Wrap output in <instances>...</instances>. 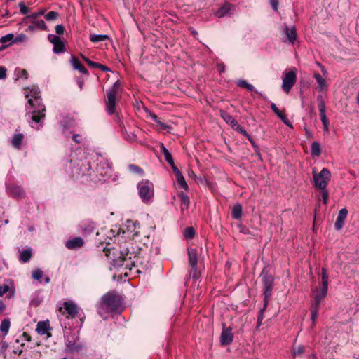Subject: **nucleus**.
Returning a JSON list of instances; mask_svg holds the SVG:
<instances>
[{
  "mask_svg": "<svg viewBox=\"0 0 359 359\" xmlns=\"http://www.w3.org/2000/svg\"><path fill=\"white\" fill-rule=\"evenodd\" d=\"M112 163L107 159L101 158L97 163L95 169L92 170L89 163H81L72 171L73 177L76 178L86 177L84 181H91L95 183L106 182L112 173Z\"/></svg>",
  "mask_w": 359,
  "mask_h": 359,
  "instance_id": "f257e3e1",
  "label": "nucleus"
},
{
  "mask_svg": "<svg viewBox=\"0 0 359 359\" xmlns=\"http://www.w3.org/2000/svg\"><path fill=\"white\" fill-rule=\"evenodd\" d=\"M121 306V300L120 296L114 292H109L101 297L97 311L103 319L106 320L107 318V314L118 311Z\"/></svg>",
  "mask_w": 359,
  "mask_h": 359,
  "instance_id": "f03ea898",
  "label": "nucleus"
},
{
  "mask_svg": "<svg viewBox=\"0 0 359 359\" xmlns=\"http://www.w3.org/2000/svg\"><path fill=\"white\" fill-rule=\"evenodd\" d=\"M31 97H29V95H26V97H28V104L32 108V121L36 123L37 126H34L32 124V128H36L37 130L39 129L40 123L42 120L45 118V106L42 104L41 99L39 95V92L37 90L31 91Z\"/></svg>",
  "mask_w": 359,
  "mask_h": 359,
  "instance_id": "7ed1b4c3",
  "label": "nucleus"
},
{
  "mask_svg": "<svg viewBox=\"0 0 359 359\" xmlns=\"http://www.w3.org/2000/svg\"><path fill=\"white\" fill-rule=\"evenodd\" d=\"M139 196L142 201L146 204L152 202L154 196V184L149 180H142L137 184Z\"/></svg>",
  "mask_w": 359,
  "mask_h": 359,
  "instance_id": "20e7f679",
  "label": "nucleus"
},
{
  "mask_svg": "<svg viewBox=\"0 0 359 359\" xmlns=\"http://www.w3.org/2000/svg\"><path fill=\"white\" fill-rule=\"evenodd\" d=\"M121 86L119 81H116L112 87L107 90V100L105 102L106 111L109 115L116 113V95Z\"/></svg>",
  "mask_w": 359,
  "mask_h": 359,
  "instance_id": "39448f33",
  "label": "nucleus"
},
{
  "mask_svg": "<svg viewBox=\"0 0 359 359\" xmlns=\"http://www.w3.org/2000/svg\"><path fill=\"white\" fill-rule=\"evenodd\" d=\"M313 185L319 189H325L330 180V171L324 168L318 173L314 169L312 171Z\"/></svg>",
  "mask_w": 359,
  "mask_h": 359,
  "instance_id": "423d86ee",
  "label": "nucleus"
},
{
  "mask_svg": "<svg viewBox=\"0 0 359 359\" xmlns=\"http://www.w3.org/2000/svg\"><path fill=\"white\" fill-rule=\"evenodd\" d=\"M262 280L263 290H264V302L265 306L269 304V300L271 295V292L273 287L274 278L272 275L269 274L265 269H264L260 274Z\"/></svg>",
  "mask_w": 359,
  "mask_h": 359,
  "instance_id": "0eeeda50",
  "label": "nucleus"
},
{
  "mask_svg": "<svg viewBox=\"0 0 359 359\" xmlns=\"http://www.w3.org/2000/svg\"><path fill=\"white\" fill-rule=\"evenodd\" d=\"M297 81L296 69H291L288 72L285 71L283 74L282 89L288 94Z\"/></svg>",
  "mask_w": 359,
  "mask_h": 359,
  "instance_id": "6e6552de",
  "label": "nucleus"
},
{
  "mask_svg": "<svg viewBox=\"0 0 359 359\" xmlns=\"http://www.w3.org/2000/svg\"><path fill=\"white\" fill-rule=\"evenodd\" d=\"M59 311L66 315L67 318H74L79 312V307L72 301H67L62 303V306L59 307Z\"/></svg>",
  "mask_w": 359,
  "mask_h": 359,
  "instance_id": "1a4fd4ad",
  "label": "nucleus"
},
{
  "mask_svg": "<svg viewBox=\"0 0 359 359\" xmlns=\"http://www.w3.org/2000/svg\"><path fill=\"white\" fill-rule=\"evenodd\" d=\"M48 41L53 44V52L56 54L64 53L65 50V43L61 38L55 34L48 36Z\"/></svg>",
  "mask_w": 359,
  "mask_h": 359,
  "instance_id": "9d476101",
  "label": "nucleus"
},
{
  "mask_svg": "<svg viewBox=\"0 0 359 359\" xmlns=\"http://www.w3.org/2000/svg\"><path fill=\"white\" fill-rule=\"evenodd\" d=\"M233 340V334L231 332V327H226L224 323L222 324V332L220 336V344L222 346H227L232 343Z\"/></svg>",
  "mask_w": 359,
  "mask_h": 359,
  "instance_id": "9b49d317",
  "label": "nucleus"
},
{
  "mask_svg": "<svg viewBox=\"0 0 359 359\" xmlns=\"http://www.w3.org/2000/svg\"><path fill=\"white\" fill-rule=\"evenodd\" d=\"M313 302L312 305L315 306H320L321 301L325 298L327 294V290L320 287V289L316 288L313 291Z\"/></svg>",
  "mask_w": 359,
  "mask_h": 359,
  "instance_id": "f8f14e48",
  "label": "nucleus"
},
{
  "mask_svg": "<svg viewBox=\"0 0 359 359\" xmlns=\"http://www.w3.org/2000/svg\"><path fill=\"white\" fill-rule=\"evenodd\" d=\"M347 215H348V210L346 208H342L339 210V212L338 213L337 218L334 223V229L337 231H339L340 229H342V227L344 224V221L347 217Z\"/></svg>",
  "mask_w": 359,
  "mask_h": 359,
  "instance_id": "ddd939ff",
  "label": "nucleus"
},
{
  "mask_svg": "<svg viewBox=\"0 0 359 359\" xmlns=\"http://www.w3.org/2000/svg\"><path fill=\"white\" fill-rule=\"evenodd\" d=\"M80 231L84 236L92 233L95 228V224L91 221H83L79 225Z\"/></svg>",
  "mask_w": 359,
  "mask_h": 359,
  "instance_id": "4468645a",
  "label": "nucleus"
},
{
  "mask_svg": "<svg viewBox=\"0 0 359 359\" xmlns=\"http://www.w3.org/2000/svg\"><path fill=\"white\" fill-rule=\"evenodd\" d=\"M31 22L27 28V31H34L36 29L47 30V26L43 20H31Z\"/></svg>",
  "mask_w": 359,
  "mask_h": 359,
  "instance_id": "2eb2a0df",
  "label": "nucleus"
},
{
  "mask_svg": "<svg viewBox=\"0 0 359 359\" xmlns=\"http://www.w3.org/2000/svg\"><path fill=\"white\" fill-rule=\"evenodd\" d=\"M62 128V133L68 136L72 133V129L75 126L74 120L72 118H65L60 123Z\"/></svg>",
  "mask_w": 359,
  "mask_h": 359,
  "instance_id": "dca6fc26",
  "label": "nucleus"
},
{
  "mask_svg": "<svg viewBox=\"0 0 359 359\" xmlns=\"http://www.w3.org/2000/svg\"><path fill=\"white\" fill-rule=\"evenodd\" d=\"M84 241L81 237H75L68 240L65 243V247L69 250H74L83 245Z\"/></svg>",
  "mask_w": 359,
  "mask_h": 359,
  "instance_id": "f3484780",
  "label": "nucleus"
},
{
  "mask_svg": "<svg viewBox=\"0 0 359 359\" xmlns=\"http://www.w3.org/2000/svg\"><path fill=\"white\" fill-rule=\"evenodd\" d=\"M70 63L72 65L74 69L78 70L81 74H83L88 76L89 73L87 69L80 62V61L74 55L71 56Z\"/></svg>",
  "mask_w": 359,
  "mask_h": 359,
  "instance_id": "a211bd4d",
  "label": "nucleus"
},
{
  "mask_svg": "<svg viewBox=\"0 0 359 359\" xmlns=\"http://www.w3.org/2000/svg\"><path fill=\"white\" fill-rule=\"evenodd\" d=\"M236 84L240 88H245L250 92H255V93L259 94L260 96H262L263 99L266 100L265 96H264L261 93L257 91L252 84L248 83L245 80L238 79L236 81Z\"/></svg>",
  "mask_w": 359,
  "mask_h": 359,
  "instance_id": "6ab92c4d",
  "label": "nucleus"
},
{
  "mask_svg": "<svg viewBox=\"0 0 359 359\" xmlns=\"http://www.w3.org/2000/svg\"><path fill=\"white\" fill-rule=\"evenodd\" d=\"M188 257L189 266H197L198 262L197 250L195 248H188Z\"/></svg>",
  "mask_w": 359,
  "mask_h": 359,
  "instance_id": "aec40b11",
  "label": "nucleus"
},
{
  "mask_svg": "<svg viewBox=\"0 0 359 359\" xmlns=\"http://www.w3.org/2000/svg\"><path fill=\"white\" fill-rule=\"evenodd\" d=\"M49 330H50V324L48 320H46L39 322L36 325V331L40 335H44L47 334L48 337H50V334L48 332Z\"/></svg>",
  "mask_w": 359,
  "mask_h": 359,
  "instance_id": "412c9836",
  "label": "nucleus"
},
{
  "mask_svg": "<svg viewBox=\"0 0 359 359\" xmlns=\"http://www.w3.org/2000/svg\"><path fill=\"white\" fill-rule=\"evenodd\" d=\"M25 136L22 133H15L11 139V145L17 149H20L22 147Z\"/></svg>",
  "mask_w": 359,
  "mask_h": 359,
  "instance_id": "4be33fe9",
  "label": "nucleus"
},
{
  "mask_svg": "<svg viewBox=\"0 0 359 359\" xmlns=\"http://www.w3.org/2000/svg\"><path fill=\"white\" fill-rule=\"evenodd\" d=\"M121 132L123 137L128 142H133L136 141L137 135L135 132H128L124 126L120 124Z\"/></svg>",
  "mask_w": 359,
  "mask_h": 359,
  "instance_id": "5701e85b",
  "label": "nucleus"
},
{
  "mask_svg": "<svg viewBox=\"0 0 359 359\" xmlns=\"http://www.w3.org/2000/svg\"><path fill=\"white\" fill-rule=\"evenodd\" d=\"M284 32L287 36V39L291 43H293L297 39V31L294 26L289 28L287 26H285Z\"/></svg>",
  "mask_w": 359,
  "mask_h": 359,
  "instance_id": "b1692460",
  "label": "nucleus"
},
{
  "mask_svg": "<svg viewBox=\"0 0 359 359\" xmlns=\"http://www.w3.org/2000/svg\"><path fill=\"white\" fill-rule=\"evenodd\" d=\"M220 115L223 120L226 123L230 124L233 129L238 124L237 121H236L231 115L225 112L224 111H220Z\"/></svg>",
  "mask_w": 359,
  "mask_h": 359,
  "instance_id": "393cba45",
  "label": "nucleus"
},
{
  "mask_svg": "<svg viewBox=\"0 0 359 359\" xmlns=\"http://www.w3.org/2000/svg\"><path fill=\"white\" fill-rule=\"evenodd\" d=\"M14 34L12 33L7 34L0 38V42L3 45V48H7L10 45L14 43Z\"/></svg>",
  "mask_w": 359,
  "mask_h": 359,
  "instance_id": "a878e982",
  "label": "nucleus"
},
{
  "mask_svg": "<svg viewBox=\"0 0 359 359\" xmlns=\"http://www.w3.org/2000/svg\"><path fill=\"white\" fill-rule=\"evenodd\" d=\"M313 77L315 78L316 82L318 84V90H324L327 87L325 79L318 72H315L313 74Z\"/></svg>",
  "mask_w": 359,
  "mask_h": 359,
  "instance_id": "bb28decb",
  "label": "nucleus"
},
{
  "mask_svg": "<svg viewBox=\"0 0 359 359\" xmlns=\"http://www.w3.org/2000/svg\"><path fill=\"white\" fill-rule=\"evenodd\" d=\"M11 194L15 198H21L25 195L23 189L18 185H13L10 187Z\"/></svg>",
  "mask_w": 359,
  "mask_h": 359,
  "instance_id": "cd10ccee",
  "label": "nucleus"
},
{
  "mask_svg": "<svg viewBox=\"0 0 359 359\" xmlns=\"http://www.w3.org/2000/svg\"><path fill=\"white\" fill-rule=\"evenodd\" d=\"M231 5L229 3L224 4L221 8H219L216 12V15L218 18H222L227 15L231 10Z\"/></svg>",
  "mask_w": 359,
  "mask_h": 359,
  "instance_id": "c85d7f7f",
  "label": "nucleus"
},
{
  "mask_svg": "<svg viewBox=\"0 0 359 359\" xmlns=\"http://www.w3.org/2000/svg\"><path fill=\"white\" fill-rule=\"evenodd\" d=\"M242 216V206L241 204H236L231 210V217L234 219H239Z\"/></svg>",
  "mask_w": 359,
  "mask_h": 359,
  "instance_id": "c756f323",
  "label": "nucleus"
},
{
  "mask_svg": "<svg viewBox=\"0 0 359 359\" xmlns=\"http://www.w3.org/2000/svg\"><path fill=\"white\" fill-rule=\"evenodd\" d=\"M32 255L31 249H26L20 251V261L26 263L29 261Z\"/></svg>",
  "mask_w": 359,
  "mask_h": 359,
  "instance_id": "7c9ffc66",
  "label": "nucleus"
},
{
  "mask_svg": "<svg viewBox=\"0 0 359 359\" xmlns=\"http://www.w3.org/2000/svg\"><path fill=\"white\" fill-rule=\"evenodd\" d=\"M11 326V321L9 318H4L0 325V332L4 334V336H6L8 331Z\"/></svg>",
  "mask_w": 359,
  "mask_h": 359,
  "instance_id": "2f4dec72",
  "label": "nucleus"
},
{
  "mask_svg": "<svg viewBox=\"0 0 359 359\" xmlns=\"http://www.w3.org/2000/svg\"><path fill=\"white\" fill-rule=\"evenodd\" d=\"M178 197L180 198L181 203L184 205V207H182V211H183L184 209H188L189 206V196L183 191H181L178 194Z\"/></svg>",
  "mask_w": 359,
  "mask_h": 359,
  "instance_id": "473e14b6",
  "label": "nucleus"
},
{
  "mask_svg": "<svg viewBox=\"0 0 359 359\" xmlns=\"http://www.w3.org/2000/svg\"><path fill=\"white\" fill-rule=\"evenodd\" d=\"M44 13H45V10L42 9V10H40L39 11H38V12H35V13H32L30 15H28L25 18H24L23 22H25V23H27L31 20H36L39 17H40L41 15H43Z\"/></svg>",
  "mask_w": 359,
  "mask_h": 359,
  "instance_id": "72a5a7b5",
  "label": "nucleus"
},
{
  "mask_svg": "<svg viewBox=\"0 0 359 359\" xmlns=\"http://www.w3.org/2000/svg\"><path fill=\"white\" fill-rule=\"evenodd\" d=\"M108 35L107 34H90V40L93 43H98L101 41H104L106 39H107Z\"/></svg>",
  "mask_w": 359,
  "mask_h": 359,
  "instance_id": "f704fd0d",
  "label": "nucleus"
},
{
  "mask_svg": "<svg viewBox=\"0 0 359 359\" xmlns=\"http://www.w3.org/2000/svg\"><path fill=\"white\" fill-rule=\"evenodd\" d=\"M321 288H324L328 290V276L327 274L326 269L325 268L322 269L321 271Z\"/></svg>",
  "mask_w": 359,
  "mask_h": 359,
  "instance_id": "c9c22d12",
  "label": "nucleus"
},
{
  "mask_svg": "<svg viewBox=\"0 0 359 359\" xmlns=\"http://www.w3.org/2000/svg\"><path fill=\"white\" fill-rule=\"evenodd\" d=\"M161 151L164 155L165 160L170 164L172 165L174 163V160L172 158V154L170 151L165 147L163 144H161Z\"/></svg>",
  "mask_w": 359,
  "mask_h": 359,
  "instance_id": "e433bc0d",
  "label": "nucleus"
},
{
  "mask_svg": "<svg viewBox=\"0 0 359 359\" xmlns=\"http://www.w3.org/2000/svg\"><path fill=\"white\" fill-rule=\"evenodd\" d=\"M311 153L313 156H319L320 155V146L318 142H313L311 147Z\"/></svg>",
  "mask_w": 359,
  "mask_h": 359,
  "instance_id": "4c0bfd02",
  "label": "nucleus"
},
{
  "mask_svg": "<svg viewBox=\"0 0 359 359\" xmlns=\"http://www.w3.org/2000/svg\"><path fill=\"white\" fill-rule=\"evenodd\" d=\"M176 180H177V182L179 184V186L185 189V190H187L189 187H188V184H187L185 180H184V177H183L182 172L181 173H179L177 174L176 176Z\"/></svg>",
  "mask_w": 359,
  "mask_h": 359,
  "instance_id": "58836bf2",
  "label": "nucleus"
},
{
  "mask_svg": "<svg viewBox=\"0 0 359 359\" xmlns=\"http://www.w3.org/2000/svg\"><path fill=\"white\" fill-rule=\"evenodd\" d=\"M114 262V266H125L126 268H128L129 266L128 264H125V262H126V258L123 257V255H121L118 259H113Z\"/></svg>",
  "mask_w": 359,
  "mask_h": 359,
  "instance_id": "ea45409f",
  "label": "nucleus"
},
{
  "mask_svg": "<svg viewBox=\"0 0 359 359\" xmlns=\"http://www.w3.org/2000/svg\"><path fill=\"white\" fill-rule=\"evenodd\" d=\"M319 307L320 306H315L314 305L312 304L311 306V319L313 325H315L316 323V319L318 314Z\"/></svg>",
  "mask_w": 359,
  "mask_h": 359,
  "instance_id": "a19ab883",
  "label": "nucleus"
},
{
  "mask_svg": "<svg viewBox=\"0 0 359 359\" xmlns=\"http://www.w3.org/2000/svg\"><path fill=\"white\" fill-rule=\"evenodd\" d=\"M128 170L133 173L138 174L140 175H144V170L139 166L135 164H130L128 165Z\"/></svg>",
  "mask_w": 359,
  "mask_h": 359,
  "instance_id": "79ce46f5",
  "label": "nucleus"
},
{
  "mask_svg": "<svg viewBox=\"0 0 359 359\" xmlns=\"http://www.w3.org/2000/svg\"><path fill=\"white\" fill-rule=\"evenodd\" d=\"M317 100L318 102V107L320 114L325 113V102L323 100L322 95H318L317 97Z\"/></svg>",
  "mask_w": 359,
  "mask_h": 359,
  "instance_id": "37998d69",
  "label": "nucleus"
},
{
  "mask_svg": "<svg viewBox=\"0 0 359 359\" xmlns=\"http://www.w3.org/2000/svg\"><path fill=\"white\" fill-rule=\"evenodd\" d=\"M195 236V231L193 227H187L184 232V236L187 239H192Z\"/></svg>",
  "mask_w": 359,
  "mask_h": 359,
  "instance_id": "c03bdc74",
  "label": "nucleus"
},
{
  "mask_svg": "<svg viewBox=\"0 0 359 359\" xmlns=\"http://www.w3.org/2000/svg\"><path fill=\"white\" fill-rule=\"evenodd\" d=\"M266 307L267 306H265V303L264 302V307L260 310L257 316V327H259L262 323V320L264 318V313Z\"/></svg>",
  "mask_w": 359,
  "mask_h": 359,
  "instance_id": "a18cd8bd",
  "label": "nucleus"
},
{
  "mask_svg": "<svg viewBox=\"0 0 359 359\" xmlns=\"http://www.w3.org/2000/svg\"><path fill=\"white\" fill-rule=\"evenodd\" d=\"M58 17H59V13L56 11H50L45 15L46 20H48V21L55 20Z\"/></svg>",
  "mask_w": 359,
  "mask_h": 359,
  "instance_id": "49530a36",
  "label": "nucleus"
},
{
  "mask_svg": "<svg viewBox=\"0 0 359 359\" xmlns=\"http://www.w3.org/2000/svg\"><path fill=\"white\" fill-rule=\"evenodd\" d=\"M15 73L17 75L18 78H25L26 79H27L28 73L25 69L17 68L15 70Z\"/></svg>",
  "mask_w": 359,
  "mask_h": 359,
  "instance_id": "de8ad7c7",
  "label": "nucleus"
},
{
  "mask_svg": "<svg viewBox=\"0 0 359 359\" xmlns=\"http://www.w3.org/2000/svg\"><path fill=\"white\" fill-rule=\"evenodd\" d=\"M27 39V36L26 34L21 33L20 34H18L16 36H14V40L13 43H20L25 41Z\"/></svg>",
  "mask_w": 359,
  "mask_h": 359,
  "instance_id": "09e8293b",
  "label": "nucleus"
},
{
  "mask_svg": "<svg viewBox=\"0 0 359 359\" xmlns=\"http://www.w3.org/2000/svg\"><path fill=\"white\" fill-rule=\"evenodd\" d=\"M32 276L34 280H40L43 276V271L40 269H36L32 271Z\"/></svg>",
  "mask_w": 359,
  "mask_h": 359,
  "instance_id": "8fccbe9b",
  "label": "nucleus"
},
{
  "mask_svg": "<svg viewBox=\"0 0 359 359\" xmlns=\"http://www.w3.org/2000/svg\"><path fill=\"white\" fill-rule=\"evenodd\" d=\"M81 57L90 67L93 68H99L100 63L91 61L90 59L85 57L84 55H81Z\"/></svg>",
  "mask_w": 359,
  "mask_h": 359,
  "instance_id": "3c124183",
  "label": "nucleus"
},
{
  "mask_svg": "<svg viewBox=\"0 0 359 359\" xmlns=\"http://www.w3.org/2000/svg\"><path fill=\"white\" fill-rule=\"evenodd\" d=\"M321 190H322V193H321L322 201L324 205H327L328 203V199H329V192L326 189V188L325 189H321Z\"/></svg>",
  "mask_w": 359,
  "mask_h": 359,
  "instance_id": "603ef678",
  "label": "nucleus"
},
{
  "mask_svg": "<svg viewBox=\"0 0 359 359\" xmlns=\"http://www.w3.org/2000/svg\"><path fill=\"white\" fill-rule=\"evenodd\" d=\"M320 120H321V122L323 125V127H324V129L325 130H328V120L327 119V117H326V114L325 113H323V114H320Z\"/></svg>",
  "mask_w": 359,
  "mask_h": 359,
  "instance_id": "864d4df0",
  "label": "nucleus"
},
{
  "mask_svg": "<svg viewBox=\"0 0 359 359\" xmlns=\"http://www.w3.org/2000/svg\"><path fill=\"white\" fill-rule=\"evenodd\" d=\"M252 144V146L254 148V150H255V154H257V156H258V158L262 160V155H261V153H260V149L258 147V145L255 143V140H252L251 142H250Z\"/></svg>",
  "mask_w": 359,
  "mask_h": 359,
  "instance_id": "5fc2aeb1",
  "label": "nucleus"
},
{
  "mask_svg": "<svg viewBox=\"0 0 359 359\" xmlns=\"http://www.w3.org/2000/svg\"><path fill=\"white\" fill-rule=\"evenodd\" d=\"M19 7L22 14L25 15L29 12V8L26 6L23 1L19 3Z\"/></svg>",
  "mask_w": 359,
  "mask_h": 359,
  "instance_id": "6e6d98bb",
  "label": "nucleus"
},
{
  "mask_svg": "<svg viewBox=\"0 0 359 359\" xmlns=\"http://www.w3.org/2000/svg\"><path fill=\"white\" fill-rule=\"evenodd\" d=\"M304 351H305L304 346L302 345H299L294 349V355H301L304 352Z\"/></svg>",
  "mask_w": 359,
  "mask_h": 359,
  "instance_id": "4d7b16f0",
  "label": "nucleus"
},
{
  "mask_svg": "<svg viewBox=\"0 0 359 359\" xmlns=\"http://www.w3.org/2000/svg\"><path fill=\"white\" fill-rule=\"evenodd\" d=\"M189 274L194 280H196L198 277L197 266L191 267Z\"/></svg>",
  "mask_w": 359,
  "mask_h": 359,
  "instance_id": "13d9d810",
  "label": "nucleus"
},
{
  "mask_svg": "<svg viewBox=\"0 0 359 359\" xmlns=\"http://www.w3.org/2000/svg\"><path fill=\"white\" fill-rule=\"evenodd\" d=\"M9 290L10 287L8 285H0V297H3Z\"/></svg>",
  "mask_w": 359,
  "mask_h": 359,
  "instance_id": "bf43d9fd",
  "label": "nucleus"
},
{
  "mask_svg": "<svg viewBox=\"0 0 359 359\" xmlns=\"http://www.w3.org/2000/svg\"><path fill=\"white\" fill-rule=\"evenodd\" d=\"M55 32L57 34V36L62 35L64 34L65 27L62 25H56L55 27Z\"/></svg>",
  "mask_w": 359,
  "mask_h": 359,
  "instance_id": "052dcab7",
  "label": "nucleus"
},
{
  "mask_svg": "<svg viewBox=\"0 0 359 359\" xmlns=\"http://www.w3.org/2000/svg\"><path fill=\"white\" fill-rule=\"evenodd\" d=\"M236 131L239 132L241 134L246 137L248 135V133L245 130V128L241 126L239 124L236 126L234 128Z\"/></svg>",
  "mask_w": 359,
  "mask_h": 359,
  "instance_id": "680f3d73",
  "label": "nucleus"
},
{
  "mask_svg": "<svg viewBox=\"0 0 359 359\" xmlns=\"http://www.w3.org/2000/svg\"><path fill=\"white\" fill-rule=\"evenodd\" d=\"M6 76V69L4 67H0V79H4Z\"/></svg>",
  "mask_w": 359,
  "mask_h": 359,
  "instance_id": "e2e57ef3",
  "label": "nucleus"
},
{
  "mask_svg": "<svg viewBox=\"0 0 359 359\" xmlns=\"http://www.w3.org/2000/svg\"><path fill=\"white\" fill-rule=\"evenodd\" d=\"M278 3H279L278 0H270L271 6L274 11L278 10Z\"/></svg>",
  "mask_w": 359,
  "mask_h": 359,
  "instance_id": "0e129e2a",
  "label": "nucleus"
},
{
  "mask_svg": "<svg viewBox=\"0 0 359 359\" xmlns=\"http://www.w3.org/2000/svg\"><path fill=\"white\" fill-rule=\"evenodd\" d=\"M280 119L287 126L292 127L290 122L289 121V120L287 119V116L285 114Z\"/></svg>",
  "mask_w": 359,
  "mask_h": 359,
  "instance_id": "69168bd1",
  "label": "nucleus"
},
{
  "mask_svg": "<svg viewBox=\"0 0 359 359\" xmlns=\"http://www.w3.org/2000/svg\"><path fill=\"white\" fill-rule=\"evenodd\" d=\"M72 139L76 143H81V137L80 135H79V134L73 135Z\"/></svg>",
  "mask_w": 359,
  "mask_h": 359,
  "instance_id": "338daca9",
  "label": "nucleus"
},
{
  "mask_svg": "<svg viewBox=\"0 0 359 359\" xmlns=\"http://www.w3.org/2000/svg\"><path fill=\"white\" fill-rule=\"evenodd\" d=\"M20 337L22 338V340L27 341H31V337L27 332H23Z\"/></svg>",
  "mask_w": 359,
  "mask_h": 359,
  "instance_id": "774afa93",
  "label": "nucleus"
}]
</instances>
